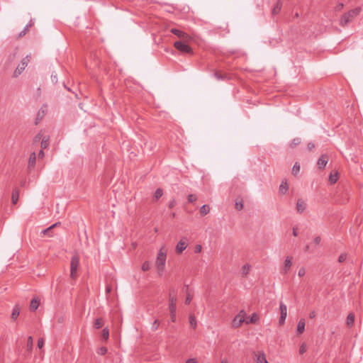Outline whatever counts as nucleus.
Masks as SVG:
<instances>
[{
  "label": "nucleus",
  "instance_id": "obj_1",
  "mask_svg": "<svg viewBox=\"0 0 363 363\" xmlns=\"http://www.w3.org/2000/svg\"><path fill=\"white\" fill-rule=\"evenodd\" d=\"M360 11L361 9L359 7H357L344 13L340 19V26L342 27L346 26L360 13Z\"/></svg>",
  "mask_w": 363,
  "mask_h": 363
},
{
  "label": "nucleus",
  "instance_id": "obj_2",
  "mask_svg": "<svg viewBox=\"0 0 363 363\" xmlns=\"http://www.w3.org/2000/svg\"><path fill=\"white\" fill-rule=\"evenodd\" d=\"M167 259V250L164 247H162L157 254L156 259V267L158 273L161 275L164 270L165 262Z\"/></svg>",
  "mask_w": 363,
  "mask_h": 363
},
{
  "label": "nucleus",
  "instance_id": "obj_3",
  "mask_svg": "<svg viewBox=\"0 0 363 363\" xmlns=\"http://www.w3.org/2000/svg\"><path fill=\"white\" fill-rule=\"evenodd\" d=\"M79 265V256L75 254L72 257L70 262V277L75 279L77 277V270Z\"/></svg>",
  "mask_w": 363,
  "mask_h": 363
},
{
  "label": "nucleus",
  "instance_id": "obj_4",
  "mask_svg": "<svg viewBox=\"0 0 363 363\" xmlns=\"http://www.w3.org/2000/svg\"><path fill=\"white\" fill-rule=\"evenodd\" d=\"M187 42H184V40L176 41L174 43V47L181 52L182 53H187V54H193L192 48L186 44Z\"/></svg>",
  "mask_w": 363,
  "mask_h": 363
},
{
  "label": "nucleus",
  "instance_id": "obj_5",
  "mask_svg": "<svg viewBox=\"0 0 363 363\" xmlns=\"http://www.w3.org/2000/svg\"><path fill=\"white\" fill-rule=\"evenodd\" d=\"M30 56L27 55L26 57H24L21 62V64L18 65V67L16 68L14 72H13V77H17L18 75H20L23 71L25 69V68L27 67L28 62H30Z\"/></svg>",
  "mask_w": 363,
  "mask_h": 363
},
{
  "label": "nucleus",
  "instance_id": "obj_6",
  "mask_svg": "<svg viewBox=\"0 0 363 363\" xmlns=\"http://www.w3.org/2000/svg\"><path fill=\"white\" fill-rule=\"evenodd\" d=\"M170 32L172 34L177 35L178 38H181L184 42H189L191 40V37L188 33L181 30L177 28H172L170 30Z\"/></svg>",
  "mask_w": 363,
  "mask_h": 363
},
{
  "label": "nucleus",
  "instance_id": "obj_7",
  "mask_svg": "<svg viewBox=\"0 0 363 363\" xmlns=\"http://www.w3.org/2000/svg\"><path fill=\"white\" fill-rule=\"evenodd\" d=\"M279 308L280 317L279 319V324L280 325H283L285 323L286 318L287 316V307L284 303L281 302L279 305Z\"/></svg>",
  "mask_w": 363,
  "mask_h": 363
},
{
  "label": "nucleus",
  "instance_id": "obj_8",
  "mask_svg": "<svg viewBox=\"0 0 363 363\" xmlns=\"http://www.w3.org/2000/svg\"><path fill=\"white\" fill-rule=\"evenodd\" d=\"M187 239L186 238H182L176 246V252L177 254H181L187 247Z\"/></svg>",
  "mask_w": 363,
  "mask_h": 363
},
{
  "label": "nucleus",
  "instance_id": "obj_9",
  "mask_svg": "<svg viewBox=\"0 0 363 363\" xmlns=\"http://www.w3.org/2000/svg\"><path fill=\"white\" fill-rule=\"evenodd\" d=\"M46 112L47 106H43L37 113L36 118L35 120V125H38L42 121L43 117L45 116Z\"/></svg>",
  "mask_w": 363,
  "mask_h": 363
},
{
  "label": "nucleus",
  "instance_id": "obj_10",
  "mask_svg": "<svg viewBox=\"0 0 363 363\" xmlns=\"http://www.w3.org/2000/svg\"><path fill=\"white\" fill-rule=\"evenodd\" d=\"M169 312H176L177 311V297L176 296H172V293H169Z\"/></svg>",
  "mask_w": 363,
  "mask_h": 363
},
{
  "label": "nucleus",
  "instance_id": "obj_11",
  "mask_svg": "<svg viewBox=\"0 0 363 363\" xmlns=\"http://www.w3.org/2000/svg\"><path fill=\"white\" fill-rule=\"evenodd\" d=\"M328 156L325 154L322 155L317 162L318 167L320 169H323L328 162Z\"/></svg>",
  "mask_w": 363,
  "mask_h": 363
},
{
  "label": "nucleus",
  "instance_id": "obj_12",
  "mask_svg": "<svg viewBox=\"0 0 363 363\" xmlns=\"http://www.w3.org/2000/svg\"><path fill=\"white\" fill-rule=\"evenodd\" d=\"M255 356L256 357V362L257 363H269L266 359V355L263 352H254Z\"/></svg>",
  "mask_w": 363,
  "mask_h": 363
},
{
  "label": "nucleus",
  "instance_id": "obj_13",
  "mask_svg": "<svg viewBox=\"0 0 363 363\" xmlns=\"http://www.w3.org/2000/svg\"><path fill=\"white\" fill-rule=\"evenodd\" d=\"M306 204L305 201L301 199H298L296 203V211H298V213H303L306 209Z\"/></svg>",
  "mask_w": 363,
  "mask_h": 363
},
{
  "label": "nucleus",
  "instance_id": "obj_14",
  "mask_svg": "<svg viewBox=\"0 0 363 363\" xmlns=\"http://www.w3.org/2000/svg\"><path fill=\"white\" fill-rule=\"evenodd\" d=\"M259 320V315L256 313H254L252 314L251 316L245 319V323L247 325L250 324V323H256L258 322Z\"/></svg>",
  "mask_w": 363,
  "mask_h": 363
},
{
  "label": "nucleus",
  "instance_id": "obj_15",
  "mask_svg": "<svg viewBox=\"0 0 363 363\" xmlns=\"http://www.w3.org/2000/svg\"><path fill=\"white\" fill-rule=\"evenodd\" d=\"M282 7V1L281 0H278L275 4V6L273 7L272 10V15L276 16L277 15L281 10Z\"/></svg>",
  "mask_w": 363,
  "mask_h": 363
},
{
  "label": "nucleus",
  "instance_id": "obj_16",
  "mask_svg": "<svg viewBox=\"0 0 363 363\" xmlns=\"http://www.w3.org/2000/svg\"><path fill=\"white\" fill-rule=\"evenodd\" d=\"M305 326H306L305 319L301 318L298 321V325H297L296 331H297L298 335H301L304 332Z\"/></svg>",
  "mask_w": 363,
  "mask_h": 363
},
{
  "label": "nucleus",
  "instance_id": "obj_17",
  "mask_svg": "<svg viewBox=\"0 0 363 363\" xmlns=\"http://www.w3.org/2000/svg\"><path fill=\"white\" fill-rule=\"evenodd\" d=\"M35 162H36V155L35 152H32L30 155V157L28 160V168L29 169L34 168V167L35 165Z\"/></svg>",
  "mask_w": 363,
  "mask_h": 363
},
{
  "label": "nucleus",
  "instance_id": "obj_18",
  "mask_svg": "<svg viewBox=\"0 0 363 363\" xmlns=\"http://www.w3.org/2000/svg\"><path fill=\"white\" fill-rule=\"evenodd\" d=\"M245 323V319L239 318L238 315H236L233 320H232V327L234 328H239L242 323Z\"/></svg>",
  "mask_w": 363,
  "mask_h": 363
},
{
  "label": "nucleus",
  "instance_id": "obj_19",
  "mask_svg": "<svg viewBox=\"0 0 363 363\" xmlns=\"http://www.w3.org/2000/svg\"><path fill=\"white\" fill-rule=\"evenodd\" d=\"M20 191L18 188H16L12 191L11 201L13 204H16L19 198Z\"/></svg>",
  "mask_w": 363,
  "mask_h": 363
},
{
  "label": "nucleus",
  "instance_id": "obj_20",
  "mask_svg": "<svg viewBox=\"0 0 363 363\" xmlns=\"http://www.w3.org/2000/svg\"><path fill=\"white\" fill-rule=\"evenodd\" d=\"M354 314L353 313H350L347 317L346 324L349 328H351L354 323Z\"/></svg>",
  "mask_w": 363,
  "mask_h": 363
},
{
  "label": "nucleus",
  "instance_id": "obj_21",
  "mask_svg": "<svg viewBox=\"0 0 363 363\" xmlns=\"http://www.w3.org/2000/svg\"><path fill=\"white\" fill-rule=\"evenodd\" d=\"M21 308L18 304H16L12 310L11 318L16 320L20 314Z\"/></svg>",
  "mask_w": 363,
  "mask_h": 363
},
{
  "label": "nucleus",
  "instance_id": "obj_22",
  "mask_svg": "<svg viewBox=\"0 0 363 363\" xmlns=\"http://www.w3.org/2000/svg\"><path fill=\"white\" fill-rule=\"evenodd\" d=\"M289 189V185L286 180H284L281 182L279 186V192L282 194H285Z\"/></svg>",
  "mask_w": 363,
  "mask_h": 363
},
{
  "label": "nucleus",
  "instance_id": "obj_23",
  "mask_svg": "<svg viewBox=\"0 0 363 363\" xmlns=\"http://www.w3.org/2000/svg\"><path fill=\"white\" fill-rule=\"evenodd\" d=\"M291 259H292V258L290 257H287L286 258L285 262H284V274H286L288 272V271L289 270V269L291 268V267L292 265Z\"/></svg>",
  "mask_w": 363,
  "mask_h": 363
},
{
  "label": "nucleus",
  "instance_id": "obj_24",
  "mask_svg": "<svg viewBox=\"0 0 363 363\" xmlns=\"http://www.w3.org/2000/svg\"><path fill=\"white\" fill-rule=\"evenodd\" d=\"M40 304V301L38 298H33L30 301V309L32 311L37 310Z\"/></svg>",
  "mask_w": 363,
  "mask_h": 363
},
{
  "label": "nucleus",
  "instance_id": "obj_25",
  "mask_svg": "<svg viewBox=\"0 0 363 363\" xmlns=\"http://www.w3.org/2000/svg\"><path fill=\"white\" fill-rule=\"evenodd\" d=\"M49 144H50V137L49 136L43 137L42 139L41 143H40L41 148L43 150L46 149L49 146Z\"/></svg>",
  "mask_w": 363,
  "mask_h": 363
},
{
  "label": "nucleus",
  "instance_id": "obj_26",
  "mask_svg": "<svg viewBox=\"0 0 363 363\" xmlns=\"http://www.w3.org/2000/svg\"><path fill=\"white\" fill-rule=\"evenodd\" d=\"M338 179V173L335 172L334 174L330 173L329 176V182L331 184H334L337 182Z\"/></svg>",
  "mask_w": 363,
  "mask_h": 363
},
{
  "label": "nucleus",
  "instance_id": "obj_27",
  "mask_svg": "<svg viewBox=\"0 0 363 363\" xmlns=\"http://www.w3.org/2000/svg\"><path fill=\"white\" fill-rule=\"evenodd\" d=\"M33 26V23L30 21L28 25L26 26V27L23 28V30L19 33L18 38H21L23 35H25L29 30V28Z\"/></svg>",
  "mask_w": 363,
  "mask_h": 363
},
{
  "label": "nucleus",
  "instance_id": "obj_28",
  "mask_svg": "<svg viewBox=\"0 0 363 363\" xmlns=\"http://www.w3.org/2000/svg\"><path fill=\"white\" fill-rule=\"evenodd\" d=\"M33 347V340L32 336H29L27 340L26 349L28 352H31Z\"/></svg>",
  "mask_w": 363,
  "mask_h": 363
},
{
  "label": "nucleus",
  "instance_id": "obj_29",
  "mask_svg": "<svg viewBox=\"0 0 363 363\" xmlns=\"http://www.w3.org/2000/svg\"><path fill=\"white\" fill-rule=\"evenodd\" d=\"M104 325V320L103 318H96L94 323V327L96 329H99Z\"/></svg>",
  "mask_w": 363,
  "mask_h": 363
},
{
  "label": "nucleus",
  "instance_id": "obj_30",
  "mask_svg": "<svg viewBox=\"0 0 363 363\" xmlns=\"http://www.w3.org/2000/svg\"><path fill=\"white\" fill-rule=\"evenodd\" d=\"M210 211V207L208 205L204 204L200 208V213L202 216L208 214Z\"/></svg>",
  "mask_w": 363,
  "mask_h": 363
},
{
  "label": "nucleus",
  "instance_id": "obj_31",
  "mask_svg": "<svg viewBox=\"0 0 363 363\" xmlns=\"http://www.w3.org/2000/svg\"><path fill=\"white\" fill-rule=\"evenodd\" d=\"M189 323L194 329H195L196 328L197 323H196V319L194 315H189Z\"/></svg>",
  "mask_w": 363,
  "mask_h": 363
},
{
  "label": "nucleus",
  "instance_id": "obj_32",
  "mask_svg": "<svg viewBox=\"0 0 363 363\" xmlns=\"http://www.w3.org/2000/svg\"><path fill=\"white\" fill-rule=\"evenodd\" d=\"M101 337L104 340H107L109 337V330L107 328H105L102 330V333H101Z\"/></svg>",
  "mask_w": 363,
  "mask_h": 363
},
{
  "label": "nucleus",
  "instance_id": "obj_33",
  "mask_svg": "<svg viewBox=\"0 0 363 363\" xmlns=\"http://www.w3.org/2000/svg\"><path fill=\"white\" fill-rule=\"evenodd\" d=\"M163 195V191L162 189L160 188H158L156 189L155 192V194H154V198L155 200H157L159 199Z\"/></svg>",
  "mask_w": 363,
  "mask_h": 363
},
{
  "label": "nucleus",
  "instance_id": "obj_34",
  "mask_svg": "<svg viewBox=\"0 0 363 363\" xmlns=\"http://www.w3.org/2000/svg\"><path fill=\"white\" fill-rule=\"evenodd\" d=\"M41 234L43 235H48L49 237H52L53 236V234H52V228L50 226L49 228L43 230L42 232H41Z\"/></svg>",
  "mask_w": 363,
  "mask_h": 363
},
{
  "label": "nucleus",
  "instance_id": "obj_35",
  "mask_svg": "<svg viewBox=\"0 0 363 363\" xmlns=\"http://www.w3.org/2000/svg\"><path fill=\"white\" fill-rule=\"evenodd\" d=\"M235 208L238 211H240L243 208V201L241 199L240 201L236 200L235 201Z\"/></svg>",
  "mask_w": 363,
  "mask_h": 363
},
{
  "label": "nucleus",
  "instance_id": "obj_36",
  "mask_svg": "<svg viewBox=\"0 0 363 363\" xmlns=\"http://www.w3.org/2000/svg\"><path fill=\"white\" fill-rule=\"evenodd\" d=\"M142 270L143 272H146V271H148L150 268V264L148 261H145L143 262V264H142Z\"/></svg>",
  "mask_w": 363,
  "mask_h": 363
},
{
  "label": "nucleus",
  "instance_id": "obj_37",
  "mask_svg": "<svg viewBox=\"0 0 363 363\" xmlns=\"http://www.w3.org/2000/svg\"><path fill=\"white\" fill-rule=\"evenodd\" d=\"M160 322L159 320L156 319L154 320L152 325V330L155 331L158 329L160 327Z\"/></svg>",
  "mask_w": 363,
  "mask_h": 363
},
{
  "label": "nucleus",
  "instance_id": "obj_38",
  "mask_svg": "<svg viewBox=\"0 0 363 363\" xmlns=\"http://www.w3.org/2000/svg\"><path fill=\"white\" fill-rule=\"evenodd\" d=\"M300 170V165L298 164V162H296L292 168V174L296 175Z\"/></svg>",
  "mask_w": 363,
  "mask_h": 363
},
{
  "label": "nucleus",
  "instance_id": "obj_39",
  "mask_svg": "<svg viewBox=\"0 0 363 363\" xmlns=\"http://www.w3.org/2000/svg\"><path fill=\"white\" fill-rule=\"evenodd\" d=\"M214 75L216 77V79H226V74H223L220 72H216Z\"/></svg>",
  "mask_w": 363,
  "mask_h": 363
},
{
  "label": "nucleus",
  "instance_id": "obj_40",
  "mask_svg": "<svg viewBox=\"0 0 363 363\" xmlns=\"http://www.w3.org/2000/svg\"><path fill=\"white\" fill-rule=\"evenodd\" d=\"M106 352L107 348L106 347H101L97 350V353L100 355H104Z\"/></svg>",
  "mask_w": 363,
  "mask_h": 363
},
{
  "label": "nucleus",
  "instance_id": "obj_41",
  "mask_svg": "<svg viewBox=\"0 0 363 363\" xmlns=\"http://www.w3.org/2000/svg\"><path fill=\"white\" fill-rule=\"evenodd\" d=\"M187 199L189 203H193L197 200V196L195 194H189Z\"/></svg>",
  "mask_w": 363,
  "mask_h": 363
},
{
  "label": "nucleus",
  "instance_id": "obj_42",
  "mask_svg": "<svg viewBox=\"0 0 363 363\" xmlns=\"http://www.w3.org/2000/svg\"><path fill=\"white\" fill-rule=\"evenodd\" d=\"M43 137V133H42V131L39 132L34 138V140H33V142L34 143H38L40 140V139L42 138Z\"/></svg>",
  "mask_w": 363,
  "mask_h": 363
},
{
  "label": "nucleus",
  "instance_id": "obj_43",
  "mask_svg": "<svg viewBox=\"0 0 363 363\" xmlns=\"http://www.w3.org/2000/svg\"><path fill=\"white\" fill-rule=\"evenodd\" d=\"M347 259V254L342 253L338 257V262L342 263L345 262Z\"/></svg>",
  "mask_w": 363,
  "mask_h": 363
},
{
  "label": "nucleus",
  "instance_id": "obj_44",
  "mask_svg": "<svg viewBox=\"0 0 363 363\" xmlns=\"http://www.w3.org/2000/svg\"><path fill=\"white\" fill-rule=\"evenodd\" d=\"M306 352V345L305 343H303L299 348V353L301 354H303Z\"/></svg>",
  "mask_w": 363,
  "mask_h": 363
},
{
  "label": "nucleus",
  "instance_id": "obj_45",
  "mask_svg": "<svg viewBox=\"0 0 363 363\" xmlns=\"http://www.w3.org/2000/svg\"><path fill=\"white\" fill-rule=\"evenodd\" d=\"M246 315V312L244 310H241L237 315L239 318L245 319Z\"/></svg>",
  "mask_w": 363,
  "mask_h": 363
},
{
  "label": "nucleus",
  "instance_id": "obj_46",
  "mask_svg": "<svg viewBox=\"0 0 363 363\" xmlns=\"http://www.w3.org/2000/svg\"><path fill=\"white\" fill-rule=\"evenodd\" d=\"M343 8H344V4L342 3H339L335 7V10L336 11H340L342 10Z\"/></svg>",
  "mask_w": 363,
  "mask_h": 363
},
{
  "label": "nucleus",
  "instance_id": "obj_47",
  "mask_svg": "<svg viewBox=\"0 0 363 363\" xmlns=\"http://www.w3.org/2000/svg\"><path fill=\"white\" fill-rule=\"evenodd\" d=\"M298 274L300 277H303L306 274V269L304 267H301L298 270Z\"/></svg>",
  "mask_w": 363,
  "mask_h": 363
},
{
  "label": "nucleus",
  "instance_id": "obj_48",
  "mask_svg": "<svg viewBox=\"0 0 363 363\" xmlns=\"http://www.w3.org/2000/svg\"><path fill=\"white\" fill-rule=\"evenodd\" d=\"M191 300H192V296H191V294L189 293H188L186 296L185 303L186 305L189 304L191 303Z\"/></svg>",
  "mask_w": 363,
  "mask_h": 363
},
{
  "label": "nucleus",
  "instance_id": "obj_49",
  "mask_svg": "<svg viewBox=\"0 0 363 363\" xmlns=\"http://www.w3.org/2000/svg\"><path fill=\"white\" fill-rule=\"evenodd\" d=\"M44 345V340L43 338H39L38 340V347L39 349H41Z\"/></svg>",
  "mask_w": 363,
  "mask_h": 363
},
{
  "label": "nucleus",
  "instance_id": "obj_50",
  "mask_svg": "<svg viewBox=\"0 0 363 363\" xmlns=\"http://www.w3.org/2000/svg\"><path fill=\"white\" fill-rule=\"evenodd\" d=\"M300 143H301L300 138H295L293 140L291 145V147H294V146L298 145Z\"/></svg>",
  "mask_w": 363,
  "mask_h": 363
},
{
  "label": "nucleus",
  "instance_id": "obj_51",
  "mask_svg": "<svg viewBox=\"0 0 363 363\" xmlns=\"http://www.w3.org/2000/svg\"><path fill=\"white\" fill-rule=\"evenodd\" d=\"M171 321L174 323L176 321V312H169Z\"/></svg>",
  "mask_w": 363,
  "mask_h": 363
},
{
  "label": "nucleus",
  "instance_id": "obj_52",
  "mask_svg": "<svg viewBox=\"0 0 363 363\" xmlns=\"http://www.w3.org/2000/svg\"><path fill=\"white\" fill-rule=\"evenodd\" d=\"M315 147V144L312 142H310L307 145V148L308 150H312Z\"/></svg>",
  "mask_w": 363,
  "mask_h": 363
},
{
  "label": "nucleus",
  "instance_id": "obj_53",
  "mask_svg": "<svg viewBox=\"0 0 363 363\" xmlns=\"http://www.w3.org/2000/svg\"><path fill=\"white\" fill-rule=\"evenodd\" d=\"M175 205H176V201H175V199H172V200L169 203V204H168V207H169V208H174V207L175 206Z\"/></svg>",
  "mask_w": 363,
  "mask_h": 363
},
{
  "label": "nucleus",
  "instance_id": "obj_54",
  "mask_svg": "<svg viewBox=\"0 0 363 363\" xmlns=\"http://www.w3.org/2000/svg\"><path fill=\"white\" fill-rule=\"evenodd\" d=\"M250 269V266L247 264H245L243 266V272L245 274H247Z\"/></svg>",
  "mask_w": 363,
  "mask_h": 363
},
{
  "label": "nucleus",
  "instance_id": "obj_55",
  "mask_svg": "<svg viewBox=\"0 0 363 363\" xmlns=\"http://www.w3.org/2000/svg\"><path fill=\"white\" fill-rule=\"evenodd\" d=\"M185 363H198V362L195 358H190L188 359Z\"/></svg>",
  "mask_w": 363,
  "mask_h": 363
},
{
  "label": "nucleus",
  "instance_id": "obj_56",
  "mask_svg": "<svg viewBox=\"0 0 363 363\" xmlns=\"http://www.w3.org/2000/svg\"><path fill=\"white\" fill-rule=\"evenodd\" d=\"M320 240H321V238H320V236H317V237H315V238H314V240H313V241H314V243H315V245H319V244H320Z\"/></svg>",
  "mask_w": 363,
  "mask_h": 363
},
{
  "label": "nucleus",
  "instance_id": "obj_57",
  "mask_svg": "<svg viewBox=\"0 0 363 363\" xmlns=\"http://www.w3.org/2000/svg\"><path fill=\"white\" fill-rule=\"evenodd\" d=\"M45 155V153L43 152V150H40L38 152V158H43Z\"/></svg>",
  "mask_w": 363,
  "mask_h": 363
},
{
  "label": "nucleus",
  "instance_id": "obj_58",
  "mask_svg": "<svg viewBox=\"0 0 363 363\" xmlns=\"http://www.w3.org/2000/svg\"><path fill=\"white\" fill-rule=\"evenodd\" d=\"M316 315V313L314 311H311L310 313H309V318H314Z\"/></svg>",
  "mask_w": 363,
  "mask_h": 363
},
{
  "label": "nucleus",
  "instance_id": "obj_59",
  "mask_svg": "<svg viewBox=\"0 0 363 363\" xmlns=\"http://www.w3.org/2000/svg\"><path fill=\"white\" fill-rule=\"evenodd\" d=\"M201 250V246L200 245H198L196 246V252H200Z\"/></svg>",
  "mask_w": 363,
  "mask_h": 363
},
{
  "label": "nucleus",
  "instance_id": "obj_60",
  "mask_svg": "<svg viewBox=\"0 0 363 363\" xmlns=\"http://www.w3.org/2000/svg\"><path fill=\"white\" fill-rule=\"evenodd\" d=\"M60 224H61L60 222H57V223H54L53 225H50V227L52 228V229H53L54 228L60 225Z\"/></svg>",
  "mask_w": 363,
  "mask_h": 363
},
{
  "label": "nucleus",
  "instance_id": "obj_61",
  "mask_svg": "<svg viewBox=\"0 0 363 363\" xmlns=\"http://www.w3.org/2000/svg\"><path fill=\"white\" fill-rule=\"evenodd\" d=\"M106 293H110L111 291V286H107L106 289Z\"/></svg>",
  "mask_w": 363,
  "mask_h": 363
},
{
  "label": "nucleus",
  "instance_id": "obj_62",
  "mask_svg": "<svg viewBox=\"0 0 363 363\" xmlns=\"http://www.w3.org/2000/svg\"><path fill=\"white\" fill-rule=\"evenodd\" d=\"M293 235L294 236H297V231H296V228H293Z\"/></svg>",
  "mask_w": 363,
  "mask_h": 363
},
{
  "label": "nucleus",
  "instance_id": "obj_63",
  "mask_svg": "<svg viewBox=\"0 0 363 363\" xmlns=\"http://www.w3.org/2000/svg\"><path fill=\"white\" fill-rule=\"evenodd\" d=\"M220 363H228V361L227 359H223Z\"/></svg>",
  "mask_w": 363,
  "mask_h": 363
},
{
  "label": "nucleus",
  "instance_id": "obj_64",
  "mask_svg": "<svg viewBox=\"0 0 363 363\" xmlns=\"http://www.w3.org/2000/svg\"><path fill=\"white\" fill-rule=\"evenodd\" d=\"M308 249H309V246H308V245H306V248H305V250H306V251H308Z\"/></svg>",
  "mask_w": 363,
  "mask_h": 363
}]
</instances>
